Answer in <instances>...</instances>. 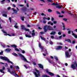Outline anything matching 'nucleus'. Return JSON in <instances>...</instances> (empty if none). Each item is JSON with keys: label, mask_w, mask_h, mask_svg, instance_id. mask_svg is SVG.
I'll return each instance as SVG.
<instances>
[{"label": "nucleus", "mask_w": 77, "mask_h": 77, "mask_svg": "<svg viewBox=\"0 0 77 77\" xmlns=\"http://www.w3.org/2000/svg\"><path fill=\"white\" fill-rule=\"evenodd\" d=\"M40 34H41L42 35V34H44V32H40Z\"/></svg>", "instance_id": "49"}, {"label": "nucleus", "mask_w": 77, "mask_h": 77, "mask_svg": "<svg viewBox=\"0 0 77 77\" xmlns=\"http://www.w3.org/2000/svg\"><path fill=\"white\" fill-rule=\"evenodd\" d=\"M3 51H2L1 52H0V55L2 54H3Z\"/></svg>", "instance_id": "43"}, {"label": "nucleus", "mask_w": 77, "mask_h": 77, "mask_svg": "<svg viewBox=\"0 0 77 77\" xmlns=\"http://www.w3.org/2000/svg\"><path fill=\"white\" fill-rule=\"evenodd\" d=\"M65 66H68V63H65Z\"/></svg>", "instance_id": "61"}, {"label": "nucleus", "mask_w": 77, "mask_h": 77, "mask_svg": "<svg viewBox=\"0 0 77 77\" xmlns=\"http://www.w3.org/2000/svg\"><path fill=\"white\" fill-rule=\"evenodd\" d=\"M62 38V36H60L59 37V39H60V38Z\"/></svg>", "instance_id": "52"}, {"label": "nucleus", "mask_w": 77, "mask_h": 77, "mask_svg": "<svg viewBox=\"0 0 77 77\" xmlns=\"http://www.w3.org/2000/svg\"><path fill=\"white\" fill-rule=\"evenodd\" d=\"M54 59H56V60H58V59L57 58V57L56 56H54Z\"/></svg>", "instance_id": "30"}, {"label": "nucleus", "mask_w": 77, "mask_h": 77, "mask_svg": "<svg viewBox=\"0 0 77 77\" xmlns=\"http://www.w3.org/2000/svg\"><path fill=\"white\" fill-rule=\"evenodd\" d=\"M14 27L16 28V29H17V28L18 27V26H17L16 25H15Z\"/></svg>", "instance_id": "41"}, {"label": "nucleus", "mask_w": 77, "mask_h": 77, "mask_svg": "<svg viewBox=\"0 0 77 77\" xmlns=\"http://www.w3.org/2000/svg\"><path fill=\"white\" fill-rule=\"evenodd\" d=\"M26 6L27 7H29V3L26 4Z\"/></svg>", "instance_id": "58"}, {"label": "nucleus", "mask_w": 77, "mask_h": 77, "mask_svg": "<svg viewBox=\"0 0 77 77\" xmlns=\"http://www.w3.org/2000/svg\"><path fill=\"white\" fill-rule=\"evenodd\" d=\"M11 74L13 75L16 77H19V75H18L16 73H15V70H13L12 72L11 73Z\"/></svg>", "instance_id": "7"}, {"label": "nucleus", "mask_w": 77, "mask_h": 77, "mask_svg": "<svg viewBox=\"0 0 77 77\" xmlns=\"http://www.w3.org/2000/svg\"><path fill=\"white\" fill-rule=\"evenodd\" d=\"M63 48L62 46H59L57 47L56 50H60V49H62V48Z\"/></svg>", "instance_id": "11"}, {"label": "nucleus", "mask_w": 77, "mask_h": 77, "mask_svg": "<svg viewBox=\"0 0 77 77\" xmlns=\"http://www.w3.org/2000/svg\"><path fill=\"white\" fill-rule=\"evenodd\" d=\"M25 31H27L28 32H29V29H26V28H25Z\"/></svg>", "instance_id": "42"}, {"label": "nucleus", "mask_w": 77, "mask_h": 77, "mask_svg": "<svg viewBox=\"0 0 77 77\" xmlns=\"http://www.w3.org/2000/svg\"><path fill=\"white\" fill-rule=\"evenodd\" d=\"M63 20H64V21H67V19H63Z\"/></svg>", "instance_id": "55"}, {"label": "nucleus", "mask_w": 77, "mask_h": 77, "mask_svg": "<svg viewBox=\"0 0 77 77\" xmlns=\"http://www.w3.org/2000/svg\"><path fill=\"white\" fill-rule=\"evenodd\" d=\"M35 71H36V72H33L34 74L35 75V77H40V73H39V71H38V69H36Z\"/></svg>", "instance_id": "5"}, {"label": "nucleus", "mask_w": 77, "mask_h": 77, "mask_svg": "<svg viewBox=\"0 0 77 77\" xmlns=\"http://www.w3.org/2000/svg\"><path fill=\"white\" fill-rule=\"evenodd\" d=\"M16 67V68H17V69H20V68L19 67V66H17Z\"/></svg>", "instance_id": "40"}, {"label": "nucleus", "mask_w": 77, "mask_h": 77, "mask_svg": "<svg viewBox=\"0 0 77 77\" xmlns=\"http://www.w3.org/2000/svg\"><path fill=\"white\" fill-rule=\"evenodd\" d=\"M62 25H63V30H65V25H64V23H62Z\"/></svg>", "instance_id": "22"}, {"label": "nucleus", "mask_w": 77, "mask_h": 77, "mask_svg": "<svg viewBox=\"0 0 77 77\" xmlns=\"http://www.w3.org/2000/svg\"><path fill=\"white\" fill-rule=\"evenodd\" d=\"M66 57L69 58L71 57V55L69 54V53L68 51H66L65 52Z\"/></svg>", "instance_id": "10"}, {"label": "nucleus", "mask_w": 77, "mask_h": 77, "mask_svg": "<svg viewBox=\"0 0 77 77\" xmlns=\"http://www.w3.org/2000/svg\"><path fill=\"white\" fill-rule=\"evenodd\" d=\"M0 22L1 23H2H2H4V22H5V21H3V20H1V18H0Z\"/></svg>", "instance_id": "29"}, {"label": "nucleus", "mask_w": 77, "mask_h": 77, "mask_svg": "<svg viewBox=\"0 0 77 77\" xmlns=\"http://www.w3.org/2000/svg\"><path fill=\"white\" fill-rule=\"evenodd\" d=\"M55 34H56V32L55 31H52L51 33V35H54Z\"/></svg>", "instance_id": "20"}, {"label": "nucleus", "mask_w": 77, "mask_h": 77, "mask_svg": "<svg viewBox=\"0 0 77 77\" xmlns=\"http://www.w3.org/2000/svg\"><path fill=\"white\" fill-rule=\"evenodd\" d=\"M72 44H75V40H74L72 42Z\"/></svg>", "instance_id": "38"}, {"label": "nucleus", "mask_w": 77, "mask_h": 77, "mask_svg": "<svg viewBox=\"0 0 77 77\" xmlns=\"http://www.w3.org/2000/svg\"><path fill=\"white\" fill-rule=\"evenodd\" d=\"M40 38H41V39H42V40H43L44 41H45V39L44 37H42V36H40Z\"/></svg>", "instance_id": "26"}, {"label": "nucleus", "mask_w": 77, "mask_h": 77, "mask_svg": "<svg viewBox=\"0 0 77 77\" xmlns=\"http://www.w3.org/2000/svg\"><path fill=\"white\" fill-rule=\"evenodd\" d=\"M43 23L44 24H45V23H46V21H45V20H43Z\"/></svg>", "instance_id": "37"}, {"label": "nucleus", "mask_w": 77, "mask_h": 77, "mask_svg": "<svg viewBox=\"0 0 77 77\" xmlns=\"http://www.w3.org/2000/svg\"><path fill=\"white\" fill-rule=\"evenodd\" d=\"M63 17V15H62V16L59 15V17Z\"/></svg>", "instance_id": "64"}, {"label": "nucleus", "mask_w": 77, "mask_h": 77, "mask_svg": "<svg viewBox=\"0 0 77 77\" xmlns=\"http://www.w3.org/2000/svg\"><path fill=\"white\" fill-rule=\"evenodd\" d=\"M11 49L7 48L5 50V51H6V52H9V51H11Z\"/></svg>", "instance_id": "19"}, {"label": "nucleus", "mask_w": 77, "mask_h": 77, "mask_svg": "<svg viewBox=\"0 0 77 77\" xmlns=\"http://www.w3.org/2000/svg\"><path fill=\"white\" fill-rule=\"evenodd\" d=\"M53 23L54 24H56V23H57V21H54Z\"/></svg>", "instance_id": "47"}, {"label": "nucleus", "mask_w": 77, "mask_h": 77, "mask_svg": "<svg viewBox=\"0 0 77 77\" xmlns=\"http://www.w3.org/2000/svg\"><path fill=\"white\" fill-rule=\"evenodd\" d=\"M72 35L75 38H77V35L75 34L74 33H73V31H72Z\"/></svg>", "instance_id": "12"}, {"label": "nucleus", "mask_w": 77, "mask_h": 77, "mask_svg": "<svg viewBox=\"0 0 77 77\" xmlns=\"http://www.w3.org/2000/svg\"><path fill=\"white\" fill-rule=\"evenodd\" d=\"M57 14H59V15H60V14L58 11H57Z\"/></svg>", "instance_id": "44"}, {"label": "nucleus", "mask_w": 77, "mask_h": 77, "mask_svg": "<svg viewBox=\"0 0 77 77\" xmlns=\"http://www.w3.org/2000/svg\"><path fill=\"white\" fill-rule=\"evenodd\" d=\"M26 37H28V38H31V36L30 35H28L26 34L25 35Z\"/></svg>", "instance_id": "23"}, {"label": "nucleus", "mask_w": 77, "mask_h": 77, "mask_svg": "<svg viewBox=\"0 0 77 77\" xmlns=\"http://www.w3.org/2000/svg\"><path fill=\"white\" fill-rule=\"evenodd\" d=\"M51 38L52 39H54V37L53 36H51Z\"/></svg>", "instance_id": "31"}, {"label": "nucleus", "mask_w": 77, "mask_h": 77, "mask_svg": "<svg viewBox=\"0 0 77 77\" xmlns=\"http://www.w3.org/2000/svg\"><path fill=\"white\" fill-rule=\"evenodd\" d=\"M33 64L34 65H36V63L35 62H33Z\"/></svg>", "instance_id": "56"}, {"label": "nucleus", "mask_w": 77, "mask_h": 77, "mask_svg": "<svg viewBox=\"0 0 77 77\" xmlns=\"http://www.w3.org/2000/svg\"><path fill=\"white\" fill-rule=\"evenodd\" d=\"M19 38H20V39H23L22 37H20Z\"/></svg>", "instance_id": "63"}, {"label": "nucleus", "mask_w": 77, "mask_h": 77, "mask_svg": "<svg viewBox=\"0 0 77 77\" xmlns=\"http://www.w3.org/2000/svg\"><path fill=\"white\" fill-rule=\"evenodd\" d=\"M21 52H22V53L23 54H24V53H25V51H24V50L22 51Z\"/></svg>", "instance_id": "39"}, {"label": "nucleus", "mask_w": 77, "mask_h": 77, "mask_svg": "<svg viewBox=\"0 0 77 77\" xmlns=\"http://www.w3.org/2000/svg\"><path fill=\"white\" fill-rule=\"evenodd\" d=\"M5 67H3L2 69L0 70V72H2V73H5V72H3V70H5Z\"/></svg>", "instance_id": "13"}, {"label": "nucleus", "mask_w": 77, "mask_h": 77, "mask_svg": "<svg viewBox=\"0 0 77 77\" xmlns=\"http://www.w3.org/2000/svg\"><path fill=\"white\" fill-rule=\"evenodd\" d=\"M12 9L13 11H14L15 14H17V11L15 9L13 8Z\"/></svg>", "instance_id": "16"}, {"label": "nucleus", "mask_w": 77, "mask_h": 77, "mask_svg": "<svg viewBox=\"0 0 77 77\" xmlns=\"http://www.w3.org/2000/svg\"><path fill=\"white\" fill-rule=\"evenodd\" d=\"M56 8H58V9H60L61 8H62V7L60 5V6H57L56 7Z\"/></svg>", "instance_id": "25"}, {"label": "nucleus", "mask_w": 77, "mask_h": 77, "mask_svg": "<svg viewBox=\"0 0 77 77\" xmlns=\"http://www.w3.org/2000/svg\"><path fill=\"white\" fill-rule=\"evenodd\" d=\"M24 17H21V19L22 20V21H24Z\"/></svg>", "instance_id": "27"}, {"label": "nucleus", "mask_w": 77, "mask_h": 77, "mask_svg": "<svg viewBox=\"0 0 77 77\" xmlns=\"http://www.w3.org/2000/svg\"><path fill=\"white\" fill-rule=\"evenodd\" d=\"M5 1V0H2V1H0V3L1 4H5V2H4Z\"/></svg>", "instance_id": "21"}, {"label": "nucleus", "mask_w": 77, "mask_h": 77, "mask_svg": "<svg viewBox=\"0 0 77 77\" xmlns=\"http://www.w3.org/2000/svg\"><path fill=\"white\" fill-rule=\"evenodd\" d=\"M35 35V32H33L32 33V36H34Z\"/></svg>", "instance_id": "35"}, {"label": "nucleus", "mask_w": 77, "mask_h": 77, "mask_svg": "<svg viewBox=\"0 0 77 77\" xmlns=\"http://www.w3.org/2000/svg\"><path fill=\"white\" fill-rule=\"evenodd\" d=\"M9 20H10V23H11V18L10 17L9 18Z\"/></svg>", "instance_id": "50"}, {"label": "nucleus", "mask_w": 77, "mask_h": 77, "mask_svg": "<svg viewBox=\"0 0 77 77\" xmlns=\"http://www.w3.org/2000/svg\"><path fill=\"white\" fill-rule=\"evenodd\" d=\"M44 32H46L47 31V30H53V27H52L48 26V25H45L44 26Z\"/></svg>", "instance_id": "2"}, {"label": "nucleus", "mask_w": 77, "mask_h": 77, "mask_svg": "<svg viewBox=\"0 0 77 77\" xmlns=\"http://www.w3.org/2000/svg\"><path fill=\"white\" fill-rule=\"evenodd\" d=\"M7 9H8V10H10V9H11V7H8V8H7Z\"/></svg>", "instance_id": "45"}, {"label": "nucleus", "mask_w": 77, "mask_h": 77, "mask_svg": "<svg viewBox=\"0 0 77 77\" xmlns=\"http://www.w3.org/2000/svg\"><path fill=\"white\" fill-rule=\"evenodd\" d=\"M12 54L14 56H18V54H17L15 53H13Z\"/></svg>", "instance_id": "24"}, {"label": "nucleus", "mask_w": 77, "mask_h": 77, "mask_svg": "<svg viewBox=\"0 0 77 77\" xmlns=\"http://www.w3.org/2000/svg\"><path fill=\"white\" fill-rule=\"evenodd\" d=\"M48 62H49V63H52V64H53V63H54L53 61H51V60H50L49 59H48Z\"/></svg>", "instance_id": "15"}, {"label": "nucleus", "mask_w": 77, "mask_h": 77, "mask_svg": "<svg viewBox=\"0 0 77 77\" xmlns=\"http://www.w3.org/2000/svg\"><path fill=\"white\" fill-rule=\"evenodd\" d=\"M39 67L40 68H42V69H43V66L41 64H38Z\"/></svg>", "instance_id": "18"}, {"label": "nucleus", "mask_w": 77, "mask_h": 77, "mask_svg": "<svg viewBox=\"0 0 77 77\" xmlns=\"http://www.w3.org/2000/svg\"><path fill=\"white\" fill-rule=\"evenodd\" d=\"M2 47L3 48H5V45H2Z\"/></svg>", "instance_id": "48"}, {"label": "nucleus", "mask_w": 77, "mask_h": 77, "mask_svg": "<svg viewBox=\"0 0 77 77\" xmlns=\"http://www.w3.org/2000/svg\"><path fill=\"white\" fill-rule=\"evenodd\" d=\"M39 47L41 48L42 50V51L43 53V56H45L46 55L48 54V53H47V50L45 49H44L43 47L41 46V43L39 44Z\"/></svg>", "instance_id": "1"}, {"label": "nucleus", "mask_w": 77, "mask_h": 77, "mask_svg": "<svg viewBox=\"0 0 77 77\" xmlns=\"http://www.w3.org/2000/svg\"><path fill=\"white\" fill-rule=\"evenodd\" d=\"M71 33V31H68V33L69 34V33Z\"/></svg>", "instance_id": "62"}, {"label": "nucleus", "mask_w": 77, "mask_h": 77, "mask_svg": "<svg viewBox=\"0 0 77 77\" xmlns=\"http://www.w3.org/2000/svg\"><path fill=\"white\" fill-rule=\"evenodd\" d=\"M0 58L1 59H2V60H6L7 61L8 63H11V64H13V63L11 61L9 60L8 59V57H3L2 56L0 57Z\"/></svg>", "instance_id": "3"}, {"label": "nucleus", "mask_w": 77, "mask_h": 77, "mask_svg": "<svg viewBox=\"0 0 77 77\" xmlns=\"http://www.w3.org/2000/svg\"><path fill=\"white\" fill-rule=\"evenodd\" d=\"M51 11H51V9H49L48 10V12H51Z\"/></svg>", "instance_id": "51"}, {"label": "nucleus", "mask_w": 77, "mask_h": 77, "mask_svg": "<svg viewBox=\"0 0 77 77\" xmlns=\"http://www.w3.org/2000/svg\"><path fill=\"white\" fill-rule=\"evenodd\" d=\"M2 16H3V17H7V15L5 14H4L2 15Z\"/></svg>", "instance_id": "33"}, {"label": "nucleus", "mask_w": 77, "mask_h": 77, "mask_svg": "<svg viewBox=\"0 0 77 77\" xmlns=\"http://www.w3.org/2000/svg\"><path fill=\"white\" fill-rule=\"evenodd\" d=\"M49 42H50V44L51 45L53 44V42H52V41H50Z\"/></svg>", "instance_id": "32"}, {"label": "nucleus", "mask_w": 77, "mask_h": 77, "mask_svg": "<svg viewBox=\"0 0 77 77\" xmlns=\"http://www.w3.org/2000/svg\"><path fill=\"white\" fill-rule=\"evenodd\" d=\"M58 35H61V32H59L58 33Z\"/></svg>", "instance_id": "46"}, {"label": "nucleus", "mask_w": 77, "mask_h": 77, "mask_svg": "<svg viewBox=\"0 0 77 77\" xmlns=\"http://www.w3.org/2000/svg\"><path fill=\"white\" fill-rule=\"evenodd\" d=\"M48 1L49 2H51L52 0H48Z\"/></svg>", "instance_id": "60"}, {"label": "nucleus", "mask_w": 77, "mask_h": 77, "mask_svg": "<svg viewBox=\"0 0 77 77\" xmlns=\"http://www.w3.org/2000/svg\"><path fill=\"white\" fill-rule=\"evenodd\" d=\"M11 47H14V48H15L14 49V50L15 51H20V50L18 49L17 48V46L16 45H11Z\"/></svg>", "instance_id": "8"}, {"label": "nucleus", "mask_w": 77, "mask_h": 77, "mask_svg": "<svg viewBox=\"0 0 77 77\" xmlns=\"http://www.w3.org/2000/svg\"><path fill=\"white\" fill-rule=\"evenodd\" d=\"M41 15H45V16H46V15H44V13H42L41 14Z\"/></svg>", "instance_id": "54"}, {"label": "nucleus", "mask_w": 77, "mask_h": 77, "mask_svg": "<svg viewBox=\"0 0 77 77\" xmlns=\"http://www.w3.org/2000/svg\"><path fill=\"white\" fill-rule=\"evenodd\" d=\"M18 54L19 56H20V57H22L23 58V60H24V61H26V62H27L28 63H29V61H28L25 58L24 56L22 54L19 53H18Z\"/></svg>", "instance_id": "6"}, {"label": "nucleus", "mask_w": 77, "mask_h": 77, "mask_svg": "<svg viewBox=\"0 0 77 77\" xmlns=\"http://www.w3.org/2000/svg\"><path fill=\"white\" fill-rule=\"evenodd\" d=\"M46 71L47 73V74H49L51 76H53L54 75L52 72H48V69H46Z\"/></svg>", "instance_id": "9"}, {"label": "nucleus", "mask_w": 77, "mask_h": 77, "mask_svg": "<svg viewBox=\"0 0 77 77\" xmlns=\"http://www.w3.org/2000/svg\"><path fill=\"white\" fill-rule=\"evenodd\" d=\"M21 29H23V30H24V29H25L26 28H25V26H24V25H21Z\"/></svg>", "instance_id": "17"}, {"label": "nucleus", "mask_w": 77, "mask_h": 77, "mask_svg": "<svg viewBox=\"0 0 77 77\" xmlns=\"http://www.w3.org/2000/svg\"><path fill=\"white\" fill-rule=\"evenodd\" d=\"M19 6H20V7H22L23 6H24V5H22V4H19Z\"/></svg>", "instance_id": "34"}, {"label": "nucleus", "mask_w": 77, "mask_h": 77, "mask_svg": "<svg viewBox=\"0 0 77 77\" xmlns=\"http://www.w3.org/2000/svg\"><path fill=\"white\" fill-rule=\"evenodd\" d=\"M24 66H25V67L26 68V69H27V66L26 65H24Z\"/></svg>", "instance_id": "57"}, {"label": "nucleus", "mask_w": 77, "mask_h": 77, "mask_svg": "<svg viewBox=\"0 0 77 77\" xmlns=\"http://www.w3.org/2000/svg\"><path fill=\"white\" fill-rule=\"evenodd\" d=\"M51 5L54 6H57L59 5V4H57V3H54L51 4Z\"/></svg>", "instance_id": "14"}, {"label": "nucleus", "mask_w": 77, "mask_h": 77, "mask_svg": "<svg viewBox=\"0 0 77 77\" xmlns=\"http://www.w3.org/2000/svg\"><path fill=\"white\" fill-rule=\"evenodd\" d=\"M65 41H66L67 42H71V40H70L69 39H67V40H65Z\"/></svg>", "instance_id": "28"}, {"label": "nucleus", "mask_w": 77, "mask_h": 77, "mask_svg": "<svg viewBox=\"0 0 77 77\" xmlns=\"http://www.w3.org/2000/svg\"><path fill=\"white\" fill-rule=\"evenodd\" d=\"M43 20H47V18L45 17H44L43 18Z\"/></svg>", "instance_id": "36"}, {"label": "nucleus", "mask_w": 77, "mask_h": 77, "mask_svg": "<svg viewBox=\"0 0 77 77\" xmlns=\"http://www.w3.org/2000/svg\"><path fill=\"white\" fill-rule=\"evenodd\" d=\"M51 23V21H49L48 22V24H50V23Z\"/></svg>", "instance_id": "59"}, {"label": "nucleus", "mask_w": 77, "mask_h": 77, "mask_svg": "<svg viewBox=\"0 0 77 77\" xmlns=\"http://www.w3.org/2000/svg\"><path fill=\"white\" fill-rule=\"evenodd\" d=\"M2 31L3 32V33H4V35L5 36H7V35H8V36H15L17 35L16 34L14 33H12V35L9 34H7V33H6L7 32L4 31L3 29L2 30Z\"/></svg>", "instance_id": "4"}, {"label": "nucleus", "mask_w": 77, "mask_h": 77, "mask_svg": "<svg viewBox=\"0 0 77 77\" xmlns=\"http://www.w3.org/2000/svg\"><path fill=\"white\" fill-rule=\"evenodd\" d=\"M8 70V72H10V69H9V68H7Z\"/></svg>", "instance_id": "53"}]
</instances>
